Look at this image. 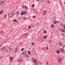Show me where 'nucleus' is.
<instances>
[{"label":"nucleus","mask_w":65,"mask_h":65,"mask_svg":"<svg viewBox=\"0 0 65 65\" xmlns=\"http://www.w3.org/2000/svg\"><path fill=\"white\" fill-rule=\"evenodd\" d=\"M57 23V21H54L53 22V23L54 24H56Z\"/></svg>","instance_id":"22"},{"label":"nucleus","mask_w":65,"mask_h":65,"mask_svg":"<svg viewBox=\"0 0 65 65\" xmlns=\"http://www.w3.org/2000/svg\"><path fill=\"white\" fill-rule=\"evenodd\" d=\"M28 54L30 55L31 54V53H30V51H29L28 52Z\"/></svg>","instance_id":"30"},{"label":"nucleus","mask_w":65,"mask_h":65,"mask_svg":"<svg viewBox=\"0 0 65 65\" xmlns=\"http://www.w3.org/2000/svg\"><path fill=\"white\" fill-rule=\"evenodd\" d=\"M60 27H62V26H63V25L62 24H60Z\"/></svg>","instance_id":"36"},{"label":"nucleus","mask_w":65,"mask_h":65,"mask_svg":"<svg viewBox=\"0 0 65 65\" xmlns=\"http://www.w3.org/2000/svg\"><path fill=\"white\" fill-rule=\"evenodd\" d=\"M58 44L59 45H60V46H61L62 45V43H61V42H59L58 43Z\"/></svg>","instance_id":"13"},{"label":"nucleus","mask_w":65,"mask_h":65,"mask_svg":"<svg viewBox=\"0 0 65 65\" xmlns=\"http://www.w3.org/2000/svg\"><path fill=\"white\" fill-rule=\"evenodd\" d=\"M32 61H34L35 65H41V63H40L38 62V61H37L35 59H33L32 60Z\"/></svg>","instance_id":"1"},{"label":"nucleus","mask_w":65,"mask_h":65,"mask_svg":"<svg viewBox=\"0 0 65 65\" xmlns=\"http://www.w3.org/2000/svg\"><path fill=\"white\" fill-rule=\"evenodd\" d=\"M18 50V48H16V50L17 51Z\"/></svg>","instance_id":"46"},{"label":"nucleus","mask_w":65,"mask_h":65,"mask_svg":"<svg viewBox=\"0 0 65 65\" xmlns=\"http://www.w3.org/2000/svg\"><path fill=\"white\" fill-rule=\"evenodd\" d=\"M63 28L65 29V25H64L63 26Z\"/></svg>","instance_id":"34"},{"label":"nucleus","mask_w":65,"mask_h":65,"mask_svg":"<svg viewBox=\"0 0 65 65\" xmlns=\"http://www.w3.org/2000/svg\"><path fill=\"white\" fill-rule=\"evenodd\" d=\"M60 3L61 4H62V2H60Z\"/></svg>","instance_id":"50"},{"label":"nucleus","mask_w":65,"mask_h":65,"mask_svg":"<svg viewBox=\"0 0 65 65\" xmlns=\"http://www.w3.org/2000/svg\"><path fill=\"white\" fill-rule=\"evenodd\" d=\"M57 61L59 62V63H61V59H57Z\"/></svg>","instance_id":"11"},{"label":"nucleus","mask_w":65,"mask_h":65,"mask_svg":"<svg viewBox=\"0 0 65 65\" xmlns=\"http://www.w3.org/2000/svg\"><path fill=\"white\" fill-rule=\"evenodd\" d=\"M18 62H19V63H20V62H22V59H19L18 60Z\"/></svg>","instance_id":"6"},{"label":"nucleus","mask_w":65,"mask_h":65,"mask_svg":"<svg viewBox=\"0 0 65 65\" xmlns=\"http://www.w3.org/2000/svg\"><path fill=\"white\" fill-rule=\"evenodd\" d=\"M3 34V31H0V34Z\"/></svg>","instance_id":"33"},{"label":"nucleus","mask_w":65,"mask_h":65,"mask_svg":"<svg viewBox=\"0 0 65 65\" xmlns=\"http://www.w3.org/2000/svg\"><path fill=\"white\" fill-rule=\"evenodd\" d=\"M25 37H28V34H25Z\"/></svg>","instance_id":"15"},{"label":"nucleus","mask_w":65,"mask_h":65,"mask_svg":"<svg viewBox=\"0 0 65 65\" xmlns=\"http://www.w3.org/2000/svg\"><path fill=\"white\" fill-rule=\"evenodd\" d=\"M0 4L1 5H3V4H4V3L3 2H1L0 3Z\"/></svg>","instance_id":"20"},{"label":"nucleus","mask_w":65,"mask_h":65,"mask_svg":"<svg viewBox=\"0 0 65 65\" xmlns=\"http://www.w3.org/2000/svg\"><path fill=\"white\" fill-rule=\"evenodd\" d=\"M46 50H48V48L47 47H46Z\"/></svg>","instance_id":"40"},{"label":"nucleus","mask_w":65,"mask_h":65,"mask_svg":"<svg viewBox=\"0 0 65 65\" xmlns=\"http://www.w3.org/2000/svg\"><path fill=\"white\" fill-rule=\"evenodd\" d=\"M13 21L14 22H16L17 21V20L16 19H13Z\"/></svg>","instance_id":"19"},{"label":"nucleus","mask_w":65,"mask_h":65,"mask_svg":"<svg viewBox=\"0 0 65 65\" xmlns=\"http://www.w3.org/2000/svg\"><path fill=\"white\" fill-rule=\"evenodd\" d=\"M33 18H36V17L35 15L33 16Z\"/></svg>","instance_id":"35"},{"label":"nucleus","mask_w":65,"mask_h":65,"mask_svg":"<svg viewBox=\"0 0 65 65\" xmlns=\"http://www.w3.org/2000/svg\"><path fill=\"white\" fill-rule=\"evenodd\" d=\"M17 50H14V52H17Z\"/></svg>","instance_id":"42"},{"label":"nucleus","mask_w":65,"mask_h":65,"mask_svg":"<svg viewBox=\"0 0 65 65\" xmlns=\"http://www.w3.org/2000/svg\"><path fill=\"white\" fill-rule=\"evenodd\" d=\"M61 52H62V53H64L65 52V51H64V50L63 49V48H61Z\"/></svg>","instance_id":"5"},{"label":"nucleus","mask_w":65,"mask_h":65,"mask_svg":"<svg viewBox=\"0 0 65 65\" xmlns=\"http://www.w3.org/2000/svg\"><path fill=\"white\" fill-rule=\"evenodd\" d=\"M47 2H48V3H50V2H50V1H48Z\"/></svg>","instance_id":"43"},{"label":"nucleus","mask_w":65,"mask_h":65,"mask_svg":"<svg viewBox=\"0 0 65 65\" xmlns=\"http://www.w3.org/2000/svg\"><path fill=\"white\" fill-rule=\"evenodd\" d=\"M56 53L57 54H59L60 53V51L59 50H57V51Z\"/></svg>","instance_id":"16"},{"label":"nucleus","mask_w":65,"mask_h":65,"mask_svg":"<svg viewBox=\"0 0 65 65\" xmlns=\"http://www.w3.org/2000/svg\"><path fill=\"white\" fill-rule=\"evenodd\" d=\"M34 44H35V43L33 42H32L31 43L32 45H34Z\"/></svg>","instance_id":"25"},{"label":"nucleus","mask_w":65,"mask_h":65,"mask_svg":"<svg viewBox=\"0 0 65 65\" xmlns=\"http://www.w3.org/2000/svg\"><path fill=\"white\" fill-rule=\"evenodd\" d=\"M0 59H1L2 58V57H0Z\"/></svg>","instance_id":"48"},{"label":"nucleus","mask_w":65,"mask_h":65,"mask_svg":"<svg viewBox=\"0 0 65 65\" xmlns=\"http://www.w3.org/2000/svg\"><path fill=\"white\" fill-rule=\"evenodd\" d=\"M23 50H24V48H22L21 50V51H23Z\"/></svg>","instance_id":"37"},{"label":"nucleus","mask_w":65,"mask_h":65,"mask_svg":"<svg viewBox=\"0 0 65 65\" xmlns=\"http://www.w3.org/2000/svg\"><path fill=\"white\" fill-rule=\"evenodd\" d=\"M3 50H5V48H6V47L5 46H4L2 48Z\"/></svg>","instance_id":"18"},{"label":"nucleus","mask_w":65,"mask_h":65,"mask_svg":"<svg viewBox=\"0 0 65 65\" xmlns=\"http://www.w3.org/2000/svg\"><path fill=\"white\" fill-rule=\"evenodd\" d=\"M46 12H47V11H46V10H45V11H44L43 12V15H44L46 14Z\"/></svg>","instance_id":"8"},{"label":"nucleus","mask_w":65,"mask_h":65,"mask_svg":"<svg viewBox=\"0 0 65 65\" xmlns=\"http://www.w3.org/2000/svg\"><path fill=\"white\" fill-rule=\"evenodd\" d=\"M62 34V35H63V34Z\"/></svg>","instance_id":"54"},{"label":"nucleus","mask_w":65,"mask_h":65,"mask_svg":"<svg viewBox=\"0 0 65 65\" xmlns=\"http://www.w3.org/2000/svg\"><path fill=\"white\" fill-rule=\"evenodd\" d=\"M1 2H3L4 3V0H1Z\"/></svg>","instance_id":"32"},{"label":"nucleus","mask_w":65,"mask_h":65,"mask_svg":"<svg viewBox=\"0 0 65 65\" xmlns=\"http://www.w3.org/2000/svg\"><path fill=\"white\" fill-rule=\"evenodd\" d=\"M24 7L25 8V9H28V7H27V6H24Z\"/></svg>","instance_id":"28"},{"label":"nucleus","mask_w":65,"mask_h":65,"mask_svg":"<svg viewBox=\"0 0 65 65\" xmlns=\"http://www.w3.org/2000/svg\"><path fill=\"white\" fill-rule=\"evenodd\" d=\"M8 37V36H7V37Z\"/></svg>","instance_id":"52"},{"label":"nucleus","mask_w":65,"mask_h":65,"mask_svg":"<svg viewBox=\"0 0 65 65\" xmlns=\"http://www.w3.org/2000/svg\"><path fill=\"white\" fill-rule=\"evenodd\" d=\"M32 25V26H32L31 27H34V24H33Z\"/></svg>","instance_id":"44"},{"label":"nucleus","mask_w":65,"mask_h":65,"mask_svg":"<svg viewBox=\"0 0 65 65\" xmlns=\"http://www.w3.org/2000/svg\"><path fill=\"white\" fill-rule=\"evenodd\" d=\"M44 39H46V38L47 37V36H43Z\"/></svg>","instance_id":"14"},{"label":"nucleus","mask_w":65,"mask_h":65,"mask_svg":"<svg viewBox=\"0 0 65 65\" xmlns=\"http://www.w3.org/2000/svg\"><path fill=\"white\" fill-rule=\"evenodd\" d=\"M8 15L10 18H12V17H13V13H9Z\"/></svg>","instance_id":"2"},{"label":"nucleus","mask_w":65,"mask_h":65,"mask_svg":"<svg viewBox=\"0 0 65 65\" xmlns=\"http://www.w3.org/2000/svg\"><path fill=\"white\" fill-rule=\"evenodd\" d=\"M41 42H43V40L41 39L40 40Z\"/></svg>","instance_id":"29"},{"label":"nucleus","mask_w":65,"mask_h":65,"mask_svg":"<svg viewBox=\"0 0 65 65\" xmlns=\"http://www.w3.org/2000/svg\"><path fill=\"white\" fill-rule=\"evenodd\" d=\"M21 43H20V44H21Z\"/></svg>","instance_id":"51"},{"label":"nucleus","mask_w":65,"mask_h":65,"mask_svg":"<svg viewBox=\"0 0 65 65\" xmlns=\"http://www.w3.org/2000/svg\"><path fill=\"white\" fill-rule=\"evenodd\" d=\"M9 50L10 51H12V49L11 48H9Z\"/></svg>","instance_id":"21"},{"label":"nucleus","mask_w":65,"mask_h":65,"mask_svg":"<svg viewBox=\"0 0 65 65\" xmlns=\"http://www.w3.org/2000/svg\"><path fill=\"white\" fill-rule=\"evenodd\" d=\"M59 50H61V49H60Z\"/></svg>","instance_id":"53"},{"label":"nucleus","mask_w":65,"mask_h":65,"mask_svg":"<svg viewBox=\"0 0 65 65\" xmlns=\"http://www.w3.org/2000/svg\"><path fill=\"white\" fill-rule=\"evenodd\" d=\"M44 33L45 34L47 32V31L46 30H44L43 31Z\"/></svg>","instance_id":"27"},{"label":"nucleus","mask_w":65,"mask_h":65,"mask_svg":"<svg viewBox=\"0 0 65 65\" xmlns=\"http://www.w3.org/2000/svg\"><path fill=\"white\" fill-rule=\"evenodd\" d=\"M26 20V17H25V18H24V21Z\"/></svg>","instance_id":"41"},{"label":"nucleus","mask_w":65,"mask_h":65,"mask_svg":"<svg viewBox=\"0 0 65 65\" xmlns=\"http://www.w3.org/2000/svg\"><path fill=\"white\" fill-rule=\"evenodd\" d=\"M3 12V11L2 10H1L0 11V14H2Z\"/></svg>","instance_id":"17"},{"label":"nucleus","mask_w":65,"mask_h":65,"mask_svg":"<svg viewBox=\"0 0 65 65\" xmlns=\"http://www.w3.org/2000/svg\"><path fill=\"white\" fill-rule=\"evenodd\" d=\"M19 14V12L18 11H17V12L15 13V14L16 15H18Z\"/></svg>","instance_id":"9"},{"label":"nucleus","mask_w":65,"mask_h":65,"mask_svg":"<svg viewBox=\"0 0 65 65\" xmlns=\"http://www.w3.org/2000/svg\"><path fill=\"white\" fill-rule=\"evenodd\" d=\"M25 58H28L29 57V55L27 54H26L25 55Z\"/></svg>","instance_id":"12"},{"label":"nucleus","mask_w":65,"mask_h":65,"mask_svg":"<svg viewBox=\"0 0 65 65\" xmlns=\"http://www.w3.org/2000/svg\"><path fill=\"white\" fill-rule=\"evenodd\" d=\"M65 45H63V46H62V47H65Z\"/></svg>","instance_id":"38"},{"label":"nucleus","mask_w":65,"mask_h":65,"mask_svg":"<svg viewBox=\"0 0 65 65\" xmlns=\"http://www.w3.org/2000/svg\"><path fill=\"white\" fill-rule=\"evenodd\" d=\"M61 31L62 32H64V29H61Z\"/></svg>","instance_id":"26"},{"label":"nucleus","mask_w":65,"mask_h":65,"mask_svg":"<svg viewBox=\"0 0 65 65\" xmlns=\"http://www.w3.org/2000/svg\"><path fill=\"white\" fill-rule=\"evenodd\" d=\"M35 6V5L34 4H33L32 5V7H34Z\"/></svg>","instance_id":"31"},{"label":"nucleus","mask_w":65,"mask_h":65,"mask_svg":"<svg viewBox=\"0 0 65 65\" xmlns=\"http://www.w3.org/2000/svg\"><path fill=\"white\" fill-rule=\"evenodd\" d=\"M9 59L10 60V61H11V60H12L13 59V57H9Z\"/></svg>","instance_id":"7"},{"label":"nucleus","mask_w":65,"mask_h":65,"mask_svg":"<svg viewBox=\"0 0 65 65\" xmlns=\"http://www.w3.org/2000/svg\"><path fill=\"white\" fill-rule=\"evenodd\" d=\"M1 47H2V45H0V48Z\"/></svg>","instance_id":"47"},{"label":"nucleus","mask_w":65,"mask_h":65,"mask_svg":"<svg viewBox=\"0 0 65 65\" xmlns=\"http://www.w3.org/2000/svg\"><path fill=\"white\" fill-rule=\"evenodd\" d=\"M51 27L52 28H54V27H55V26H54V25L53 24L51 25Z\"/></svg>","instance_id":"24"},{"label":"nucleus","mask_w":65,"mask_h":65,"mask_svg":"<svg viewBox=\"0 0 65 65\" xmlns=\"http://www.w3.org/2000/svg\"><path fill=\"white\" fill-rule=\"evenodd\" d=\"M0 51H3V49H2V48H1L0 49Z\"/></svg>","instance_id":"39"},{"label":"nucleus","mask_w":65,"mask_h":65,"mask_svg":"<svg viewBox=\"0 0 65 65\" xmlns=\"http://www.w3.org/2000/svg\"><path fill=\"white\" fill-rule=\"evenodd\" d=\"M53 20L54 21H56V17H53Z\"/></svg>","instance_id":"10"},{"label":"nucleus","mask_w":65,"mask_h":65,"mask_svg":"<svg viewBox=\"0 0 65 65\" xmlns=\"http://www.w3.org/2000/svg\"><path fill=\"white\" fill-rule=\"evenodd\" d=\"M28 28H31V26H29V27H28Z\"/></svg>","instance_id":"45"},{"label":"nucleus","mask_w":65,"mask_h":65,"mask_svg":"<svg viewBox=\"0 0 65 65\" xmlns=\"http://www.w3.org/2000/svg\"><path fill=\"white\" fill-rule=\"evenodd\" d=\"M21 15H24V14H27V12H26V11H25V12L22 11L21 12Z\"/></svg>","instance_id":"4"},{"label":"nucleus","mask_w":65,"mask_h":65,"mask_svg":"<svg viewBox=\"0 0 65 65\" xmlns=\"http://www.w3.org/2000/svg\"><path fill=\"white\" fill-rule=\"evenodd\" d=\"M31 26H32V25H31Z\"/></svg>","instance_id":"55"},{"label":"nucleus","mask_w":65,"mask_h":65,"mask_svg":"<svg viewBox=\"0 0 65 65\" xmlns=\"http://www.w3.org/2000/svg\"><path fill=\"white\" fill-rule=\"evenodd\" d=\"M27 51L26 50H24L22 53V55H25V54H27Z\"/></svg>","instance_id":"3"},{"label":"nucleus","mask_w":65,"mask_h":65,"mask_svg":"<svg viewBox=\"0 0 65 65\" xmlns=\"http://www.w3.org/2000/svg\"><path fill=\"white\" fill-rule=\"evenodd\" d=\"M37 1H39V0H37Z\"/></svg>","instance_id":"49"},{"label":"nucleus","mask_w":65,"mask_h":65,"mask_svg":"<svg viewBox=\"0 0 65 65\" xmlns=\"http://www.w3.org/2000/svg\"><path fill=\"white\" fill-rule=\"evenodd\" d=\"M6 17H7V15H6V14H5L4 17V18L6 19Z\"/></svg>","instance_id":"23"}]
</instances>
